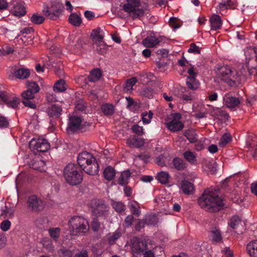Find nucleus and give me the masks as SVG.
I'll list each match as a JSON object with an SVG mask.
<instances>
[{
    "label": "nucleus",
    "instance_id": "f257e3e1",
    "mask_svg": "<svg viewBox=\"0 0 257 257\" xmlns=\"http://www.w3.org/2000/svg\"><path fill=\"white\" fill-rule=\"evenodd\" d=\"M224 199L219 196V191L214 188L206 189L198 199L200 206L210 212L219 211L224 206Z\"/></svg>",
    "mask_w": 257,
    "mask_h": 257
},
{
    "label": "nucleus",
    "instance_id": "f03ea898",
    "mask_svg": "<svg viewBox=\"0 0 257 257\" xmlns=\"http://www.w3.org/2000/svg\"><path fill=\"white\" fill-rule=\"evenodd\" d=\"M79 168L89 175H95L99 171V165L95 158L86 151L80 153L77 158Z\"/></svg>",
    "mask_w": 257,
    "mask_h": 257
},
{
    "label": "nucleus",
    "instance_id": "7ed1b4c3",
    "mask_svg": "<svg viewBox=\"0 0 257 257\" xmlns=\"http://www.w3.org/2000/svg\"><path fill=\"white\" fill-rule=\"evenodd\" d=\"M218 73L219 78L231 86H238L245 78V74L242 71L237 72L228 66H221Z\"/></svg>",
    "mask_w": 257,
    "mask_h": 257
},
{
    "label": "nucleus",
    "instance_id": "20e7f679",
    "mask_svg": "<svg viewBox=\"0 0 257 257\" xmlns=\"http://www.w3.org/2000/svg\"><path fill=\"white\" fill-rule=\"evenodd\" d=\"M83 172L76 165L68 164L64 169L63 175L67 183L74 186L80 184L83 180Z\"/></svg>",
    "mask_w": 257,
    "mask_h": 257
},
{
    "label": "nucleus",
    "instance_id": "39448f33",
    "mask_svg": "<svg viewBox=\"0 0 257 257\" xmlns=\"http://www.w3.org/2000/svg\"><path fill=\"white\" fill-rule=\"evenodd\" d=\"M68 225L71 234L74 235H83L89 228L88 221L80 216H74L71 217Z\"/></svg>",
    "mask_w": 257,
    "mask_h": 257
},
{
    "label": "nucleus",
    "instance_id": "423d86ee",
    "mask_svg": "<svg viewBox=\"0 0 257 257\" xmlns=\"http://www.w3.org/2000/svg\"><path fill=\"white\" fill-rule=\"evenodd\" d=\"M126 3L123 5V10L128 14L132 19L141 20L144 16L145 10L141 6L140 0H126Z\"/></svg>",
    "mask_w": 257,
    "mask_h": 257
},
{
    "label": "nucleus",
    "instance_id": "0eeeda50",
    "mask_svg": "<svg viewBox=\"0 0 257 257\" xmlns=\"http://www.w3.org/2000/svg\"><path fill=\"white\" fill-rule=\"evenodd\" d=\"M90 207L93 213L98 216H105L109 210V207L105 201L99 199L92 200Z\"/></svg>",
    "mask_w": 257,
    "mask_h": 257
},
{
    "label": "nucleus",
    "instance_id": "6e6552de",
    "mask_svg": "<svg viewBox=\"0 0 257 257\" xmlns=\"http://www.w3.org/2000/svg\"><path fill=\"white\" fill-rule=\"evenodd\" d=\"M132 250L136 256L142 255V253L147 249V240L142 237H134L132 239Z\"/></svg>",
    "mask_w": 257,
    "mask_h": 257
},
{
    "label": "nucleus",
    "instance_id": "1a4fd4ad",
    "mask_svg": "<svg viewBox=\"0 0 257 257\" xmlns=\"http://www.w3.org/2000/svg\"><path fill=\"white\" fill-rule=\"evenodd\" d=\"M27 204L28 209L34 213H39L42 211L45 205L42 200L35 195L29 197Z\"/></svg>",
    "mask_w": 257,
    "mask_h": 257
},
{
    "label": "nucleus",
    "instance_id": "9d476101",
    "mask_svg": "<svg viewBox=\"0 0 257 257\" xmlns=\"http://www.w3.org/2000/svg\"><path fill=\"white\" fill-rule=\"evenodd\" d=\"M86 122L82 120L80 116L72 115L69 117L68 122V128L69 131L73 133L77 132L83 129L85 126Z\"/></svg>",
    "mask_w": 257,
    "mask_h": 257
},
{
    "label": "nucleus",
    "instance_id": "9b49d317",
    "mask_svg": "<svg viewBox=\"0 0 257 257\" xmlns=\"http://www.w3.org/2000/svg\"><path fill=\"white\" fill-rule=\"evenodd\" d=\"M8 9L14 15L19 17H22L26 14L24 3L21 0H12L9 4Z\"/></svg>",
    "mask_w": 257,
    "mask_h": 257
},
{
    "label": "nucleus",
    "instance_id": "f8f14e48",
    "mask_svg": "<svg viewBox=\"0 0 257 257\" xmlns=\"http://www.w3.org/2000/svg\"><path fill=\"white\" fill-rule=\"evenodd\" d=\"M30 148L39 152H45L50 147V144L46 139L39 138L32 139L29 143Z\"/></svg>",
    "mask_w": 257,
    "mask_h": 257
},
{
    "label": "nucleus",
    "instance_id": "ddd939ff",
    "mask_svg": "<svg viewBox=\"0 0 257 257\" xmlns=\"http://www.w3.org/2000/svg\"><path fill=\"white\" fill-rule=\"evenodd\" d=\"M180 113H175L172 119L167 123V128L172 132H177L182 130L184 127V124L180 120Z\"/></svg>",
    "mask_w": 257,
    "mask_h": 257
},
{
    "label": "nucleus",
    "instance_id": "4468645a",
    "mask_svg": "<svg viewBox=\"0 0 257 257\" xmlns=\"http://www.w3.org/2000/svg\"><path fill=\"white\" fill-rule=\"evenodd\" d=\"M187 72L190 75V76L186 79V84L188 88L192 90L197 89L200 85V83L195 78L197 74L193 67H191L189 68Z\"/></svg>",
    "mask_w": 257,
    "mask_h": 257
},
{
    "label": "nucleus",
    "instance_id": "2eb2a0df",
    "mask_svg": "<svg viewBox=\"0 0 257 257\" xmlns=\"http://www.w3.org/2000/svg\"><path fill=\"white\" fill-rule=\"evenodd\" d=\"M223 102L227 107L233 108L239 105L240 100L239 98L233 96L231 93H227L223 96Z\"/></svg>",
    "mask_w": 257,
    "mask_h": 257
},
{
    "label": "nucleus",
    "instance_id": "dca6fc26",
    "mask_svg": "<svg viewBox=\"0 0 257 257\" xmlns=\"http://www.w3.org/2000/svg\"><path fill=\"white\" fill-rule=\"evenodd\" d=\"M22 96L23 98L22 102L25 106L31 108H36V105L32 101L34 98V93L27 90L22 93Z\"/></svg>",
    "mask_w": 257,
    "mask_h": 257
},
{
    "label": "nucleus",
    "instance_id": "f3484780",
    "mask_svg": "<svg viewBox=\"0 0 257 257\" xmlns=\"http://www.w3.org/2000/svg\"><path fill=\"white\" fill-rule=\"evenodd\" d=\"M62 111V107L58 104H54L49 106L47 110L48 115L53 118H59Z\"/></svg>",
    "mask_w": 257,
    "mask_h": 257
},
{
    "label": "nucleus",
    "instance_id": "a211bd4d",
    "mask_svg": "<svg viewBox=\"0 0 257 257\" xmlns=\"http://www.w3.org/2000/svg\"><path fill=\"white\" fill-rule=\"evenodd\" d=\"M126 143L130 147L140 148L144 145V141L143 139L133 135L127 139Z\"/></svg>",
    "mask_w": 257,
    "mask_h": 257
},
{
    "label": "nucleus",
    "instance_id": "6ab92c4d",
    "mask_svg": "<svg viewBox=\"0 0 257 257\" xmlns=\"http://www.w3.org/2000/svg\"><path fill=\"white\" fill-rule=\"evenodd\" d=\"M209 21L211 24V29L213 30H218L222 26V22L220 16L218 15H212L210 18Z\"/></svg>",
    "mask_w": 257,
    "mask_h": 257
},
{
    "label": "nucleus",
    "instance_id": "aec40b11",
    "mask_svg": "<svg viewBox=\"0 0 257 257\" xmlns=\"http://www.w3.org/2000/svg\"><path fill=\"white\" fill-rule=\"evenodd\" d=\"M30 75V70L25 68H18L14 72V76L19 79H27Z\"/></svg>",
    "mask_w": 257,
    "mask_h": 257
},
{
    "label": "nucleus",
    "instance_id": "412c9836",
    "mask_svg": "<svg viewBox=\"0 0 257 257\" xmlns=\"http://www.w3.org/2000/svg\"><path fill=\"white\" fill-rule=\"evenodd\" d=\"M62 10L57 9L54 10L53 8L47 9L46 11H44L45 16L50 20H55L61 15Z\"/></svg>",
    "mask_w": 257,
    "mask_h": 257
},
{
    "label": "nucleus",
    "instance_id": "4be33fe9",
    "mask_svg": "<svg viewBox=\"0 0 257 257\" xmlns=\"http://www.w3.org/2000/svg\"><path fill=\"white\" fill-rule=\"evenodd\" d=\"M131 173L129 170H125L121 172L120 176L118 179L117 183L121 186L126 185L129 182Z\"/></svg>",
    "mask_w": 257,
    "mask_h": 257
},
{
    "label": "nucleus",
    "instance_id": "5701e85b",
    "mask_svg": "<svg viewBox=\"0 0 257 257\" xmlns=\"http://www.w3.org/2000/svg\"><path fill=\"white\" fill-rule=\"evenodd\" d=\"M160 42V40L157 37L150 36L143 40V44L146 47L152 48L158 45Z\"/></svg>",
    "mask_w": 257,
    "mask_h": 257
},
{
    "label": "nucleus",
    "instance_id": "b1692460",
    "mask_svg": "<svg viewBox=\"0 0 257 257\" xmlns=\"http://www.w3.org/2000/svg\"><path fill=\"white\" fill-rule=\"evenodd\" d=\"M100 109L103 114L106 116L112 115L114 113V106L113 104L106 103L102 104Z\"/></svg>",
    "mask_w": 257,
    "mask_h": 257
},
{
    "label": "nucleus",
    "instance_id": "393cba45",
    "mask_svg": "<svg viewBox=\"0 0 257 257\" xmlns=\"http://www.w3.org/2000/svg\"><path fill=\"white\" fill-rule=\"evenodd\" d=\"M180 186L181 190L185 194H191L194 191L193 184L187 180H182Z\"/></svg>",
    "mask_w": 257,
    "mask_h": 257
},
{
    "label": "nucleus",
    "instance_id": "a878e982",
    "mask_svg": "<svg viewBox=\"0 0 257 257\" xmlns=\"http://www.w3.org/2000/svg\"><path fill=\"white\" fill-rule=\"evenodd\" d=\"M246 250L251 257H257V239L252 240L247 243Z\"/></svg>",
    "mask_w": 257,
    "mask_h": 257
},
{
    "label": "nucleus",
    "instance_id": "bb28decb",
    "mask_svg": "<svg viewBox=\"0 0 257 257\" xmlns=\"http://www.w3.org/2000/svg\"><path fill=\"white\" fill-rule=\"evenodd\" d=\"M184 158L191 165H196L197 164V157L195 153L187 150L183 153Z\"/></svg>",
    "mask_w": 257,
    "mask_h": 257
},
{
    "label": "nucleus",
    "instance_id": "cd10ccee",
    "mask_svg": "<svg viewBox=\"0 0 257 257\" xmlns=\"http://www.w3.org/2000/svg\"><path fill=\"white\" fill-rule=\"evenodd\" d=\"M172 163L174 168L178 171H183L187 167V164L183 159L178 157L174 158Z\"/></svg>",
    "mask_w": 257,
    "mask_h": 257
},
{
    "label": "nucleus",
    "instance_id": "c85d7f7f",
    "mask_svg": "<svg viewBox=\"0 0 257 257\" xmlns=\"http://www.w3.org/2000/svg\"><path fill=\"white\" fill-rule=\"evenodd\" d=\"M210 236L212 240L214 242H219L222 240L221 231L217 227H212L210 231Z\"/></svg>",
    "mask_w": 257,
    "mask_h": 257
},
{
    "label": "nucleus",
    "instance_id": "c756f323",
    "mask_svg": "<svg viewBox=\"0 0 257 257\" xmlns=\"http://www.w3.org/2000/svg\"><path fill=\"white\" fill-rule=\"evenodd\" d=\"M110 205L114 210L118 213H121L125 210V206L121 201H115L112 199L110 200Z\"/></svg>",
    "mask_w": 257,
    "mask_h": 257
},
{
    "label": "nucleus",
    "instance_id": "7c9ffc66",
    "mask_svg": "<svg viewBox=\"0 0 257 257\" xmlns=\"http://www.w3.org/2000/svg\"><path fill=\"white\" fill-rule=\"evenodd\" d=\"M218 7L220 11L227 9H233L235 7V0H222Z\"/></svg>",
    "mask_w": 257,
    "mask_h": 257
},
{
    "label": "nucleus",
    "instance_id": "2f4dec72",
    "mask_svg": "<svg viewBox=\"0 0 257 257\" xmlns=\"http://www.w3.org/2000/svg\"><path fill=\"white\" fill-rule=\"evenodd\" d=\"M116 172L114 169L111 166H107L103 171V176L104 178L108 180H112L115 176Z\"/></svg>",
    "mask_w": 257,
    "mask_h": 257
},
{
    "label": "nucleus",
    "instance_id": "473e14b6",
    "mask_svg": "<svg viewBox=\"0 0 257 257\" xmlns=\"http://www.w3.org/2000/svg\"><path fill=\"white\" fill-rule=\"evenodd\" d=\"M67 85L65 81L60 79L57 81L53 86V91L56 93L62 92L66 89Z\"/></svg>",
    "mask_w": 257,
    "mask_h": 257
},
{
    "label": "nucleus",
    "instance_id": "72a5a7b5",
    "mask_svg": "<svg viewBox=\"0 0 257 257\" xmlns=\"http://www.w3.org/2000/svg\"><path fill=\"white\" fill-rule=\"evenodd\" d=\"M101 75V72L99 69H94L90 72L88 76V80L90 82H95L100 78Z\"/></svg>",
    "mask_w": 257,
    "mask_h": 257
},
{
    "label": "nucleus",
    "instance_id": "f704fd0d",
    "mask_svg": "<svg viewBox=\"0 0 257 257\" xmlns=\"http://www.w3.org/2000/svg\"><path fill=\"white\" fill-rule=\"evenodd\" d=\"M232 141V137L229 133H225L221 137L218 145L219 147L224 148Z\"/></svg>",
    "mask_w": 257,
    "mask_h": 257
},
{
    "label": "nucleus",
    "instance_id": "c9c22d12",
    "mask_svg": "<svg viewBox=\"0 0 257 257\" xmlns=\"http://www.w3.org/2000/svg\"><path fill=\"white\" fill-rule=\"evenodd\" d=\"M170 176L167 172L161 171L158 173L157 179L162 184H166L169 182Z\"/></svg>",
    "mask_w": 257,
    "mask_h": 257
},
{
    "label": "nucleus",
    "instance_id": "e433bc0d",
    "mask_svg": "<svg viewBox=\"0 0 257 257\" xmlns=\"http://www.w3.org/2000/svg\"><path fill=\"white\" fill-rule=\"evenodd\" d=\"M69 22L75 27H79L82 23L81 17L76 14H72L68 18Z\"/></svg>",
    "mask_w": 257,
    "mask_h": 257
},
{
    "label": "nucleus",
    "instance_id": "4c0bfd02",
    "mask_svg": "<svg viewBox=\"0 0 257 257\" xmlns=\"http://www.w3.org/2000/svg\"><path fill=\"white\" fill-rule=\"evenodd\" d=\"M91 36L98 42L102 41L103 38V31L100 28L93 30Z\"/></svg>",
    "mask_w": 257,
    "mask_h": 257
},
{
    "label": "nucleus",
    "instance_id": "58836bf2",
    "mask_svg": "<svg viewBox=\"0 0 257 257\" xmlns=\"http://www.w3.org/2000/svg\"><path fill=\"white\" fill-rule=\"evenodd\" d=\"M194 98L193 93L188 90L182 94L181 100L184 103H191Z\"/></svg>",
    "mask_w": 257,
    "mask_h": 257
},
{
    "label": "nucleus",
    "instance_id": "ea45409f",
    "mask_svg": "<svg viewBox=\"0 0 257 257\" xmlns=\"http://www.w3.org/2000/svg\"><path fill=\"white\" fill-rule=\"evenodd\" d=\"M45 165V162L39 159L33 160L29 164L30 168L37 170H40L41 168L43 167Z\"/></svg>",
    "mask_w": 257,
    "mask_h": 257
},
{
    "label": "nucleus",
    "instance_id": "a19ab883",
    "mask_svg": "<svg viewBox=\"0 0 257 257\" xmlns=\"http://www.w3.org/2000/svg\"><path fill=\"white\" fill-rule=\"evenodd\" d=\"M128 207L133 215L136 217L140 216L141 212L137 202L134 201L130 202L128 204Z\"/></svg>",
    "mask_w": 257,
    "mask_h": 257
},
{
    "label": "nucleus",
    "instance_id": "79ce46f5",
    "mask_svg": "<svg viewBox=\"0 0 257 257\" xmlns=\"http://www.w3.org/2000/svg\"><path fill=\"white\" fill-rule=\"evenodd\" d=\"M140 93L142 96L150 99L153 97L154 90L152 87H145L141 90Z\"/></svg>",
    "mask_w": 257,
    "mask_h": 257
},
{
    "label": "nucleus",
    "instance_id": "37998d69",
    "mask_svg": "<svg viewBox=\"0 0 257 257\" xmlns=\"http://www.w3.org/2000/svg\"><path fill=\"white\" fill-rule=\"evenodd\" d=\"M49 233L51 238L55 241H58L60 234V229L59 227L50 228L48 230Z\"/></svg>",
    "mask_w": 257,
    "mask_h": 257
},
{
    "label": "nucleus",
    "instance_id": "c03bdc74",
    "mask_svg": "<svg viewBox=\"0 0 257 257\" xmlns=\"http://www.w3.org/2000/svg\"><path fill=\"white\" fill-rule=\"evenodd\" d=\"M27 87L28 90L32 91L34 94L38 92L40 90L39 85L36 82L34 81H27Z\"/></svg>",
    "mask_w": 257,
    "mask_h": 257
},
{
    "label": "nucleus",
    "instance_id": "a18cd8bd",
    "mask_svg": "<svg viewBox=\"0 0 257 257\" xmlns=\"http://www.w3.org/2000/svg\"><path fill=\"white\" fill-rule=\"evenodd\" d=\"M240 222V218L238 216L234 215L228 222V225L231 228L236 229L238 227Z\"/></svg>",
    "mask_w": 257,
    "mask_h": 257
},
{
    "label": "nucleus",
    "instance_id": "49530a36",
    "mask_svg": "<svg viewBox=\"0 0 257 257\" xmlns=\"http://www.w3.org/2000/svg\"><path fill=\"white\" fill-rule=\"evenodd\" d=\"M137 82V79L135 77L128 79L123 85L124 91H126L132 89L133 86L136 84Z\"/></svg>",
    "mask_w": 257,
    "mask_h": 257
},
{
    "label": "nucleus",
    "instance_id": "de8ad7c7",
    "mask_svg": "<svg viewBox=\"0 0 257 257\" xmlns=\"http://www.w3.org/2000/svg\"><path fill=\"white\" fill-rule=\"evenodd\" d=\"M45 18L44 17L38 14H34L31 17V22L36 25H40L43 23Z\"/></svg>",
    "mask_w": 257,
    "mask_h": 257
},
{
    "label": "nucleus",
    "instance_id": "09e8293b",
    "mask_svg": "<svg viewBox=\"0 0 257 257\" xmlns=\"http://www.w3.org/2000/svg\"><path fill=\"white\" fill-rule=\"evenodd\" d=\"M146 224L155 225L158 222V218L155 214H150L145 218Z\"/></svg>",
    "mask_w": 257,
    "mask_h": 257
},
{
    "label": "nucleus",
    "instance_id": "8fccbe9b",
    "mask_svg": "<svg viewBox=\"0 0 257 257\" xmlns=\"http://www.w3.org/2000/svg\"><path fill=\"white\" fill-rule=\"evenodd\" d=\"M184 136L186 137L188 140L191 143L195 142L197 140V135L196 133L191 131H186L184 133Z\"/></svg>",
    "mask_w": 257,
    "mask_h": 257
},
{
    "label": "nucleus",
    "instance_id": "3c124183",
    "mask_svg": "<svg viewBox=\"0 0 257 257\" xmlns=\"http://www.w3.org/2000/svg\"><path fill=\"white\" fill-rule=\"evenodd\" d=\"M20 104V99L16 97H13L12 95L11 96V98L9 100L7 106L9 107L16 108Z\"/></svg>",
    "mask_w": 257,
    "mask_h": 257
},
{
    "label": "nucleus",
    "instance_id": "603ef678",
    "mask_svg": "<svg viewBox=\"0 0 257 257\" xmlns=\"http://www.w3.org/2000/svg\"><path fill=\"white\" fill-rule=\"evenodd\" d=\"M121 234L119 231L116 230L108 238V242L110 245H113L115 241L121 236Z\"/></svg>",
    "mask_w": 257,
    "mask_h": 257
},
{
    "label": "nucleus",
    "instance_id": "864d4df0",
    "mask_svg": "<svg viewBox=\"0 0 257 257\" xmlns=\"http://www.w3.org/2000/svg\"><path fill=\"white\" fill-rule=\"evenodd\" d=\"M74 249H66L63 248L59 250V253L63 255V257H72L74 254Z\"/></svg>",
    "mask_w": 257,
    "mask_h": 257
},
{
    "label": "nucleus",
    "instance_id": "5fc2aeb1",
    "mask_svg": "<svg viewBox=\"0 0 257 257\" xmlns=\"http://www.w3.org/2000/svg\"><path fill=\"white\" fill-rule=\"evenodd\" d=\"M169 25L174 30L178 29L181 26L180 20L174 17L170 19Z\"/></svg>",
    "mask_w": 257,
    "mask_h": 257
},
{
    "label": "nucleus",
    "instance_id": "6e6d98bb",
    "mask_svg": "<svg viewBox=\"0 0 257 257\" xmlns=\"http://www.w3.org/2000/svg\"><path fill=\"white\" fill-rule=\"evenodd\" d=\"M11 96L12 95L10 93L6 91H0V101L6 104H7Z\"/></svg>",
    "mask_w": 257,
    "mask_h": 257
},
{
    "label": "nucleus",
    "instance_id": "4d7b16f0",
    "mask_svg": "<svg viewBox=\"0 0 257 257\" xmlns=\"http://www.w3.org/2000/svg\"><path fill=\"white\" fill-rule=\"evenodd\" d=\"M14 49L7 45H4L0 49V55H6L11 54L13 52Z\"/></svg>",
    "mask_w": 257,
    "mask_h": 257
},
{
    "label": "nucleus",
    "instance_id": "13d9d810",
    "mask_svg": "<svg viewBox=\"0 0 257 257\" xmlns=\"http://www.w3.org/2000/svg\"><path fill=\"white\" fill-rule=\"evenodd\" d=\"M133 132L138 136H141L144 134L143 127L138 124H135L132 127Z\"/></svg>",
    "mask_w": 257,
    "mask_h": 257
},
{
    "label": "nucleus",
    "instance_id": "bf43d9fd",
    "mask_svg": "<svg viewBox=\"0 0 257 257\" xmlns=\"http://www.w3.org/2000/svg\"><path fill=\"white\" fill-rule=\"evenodd\" d=\"M9 122L8 118L4 116H0V128L3 129L9 127Z\"/></svg>",
    "mask_w": 257,
    "mask_h": 257
},
{
    "label": "nucleus",
    "instance_id": "052dcab7",
    "mask_svg": "<svg viewBox=\"0 0 257 257\" xmlns=\"http://www.w3.org/2000/svg\"><path fill=\"white\" fill-rule=\"evenodd\" d=\"M189 53H193L194 54H200V48L196 46L194 43H191L190 45V48L188 50Z\"/></svg>",
    "mask_w": 257,
    "mask_h": 257
},
{
    "label": "nucleus",
    "instance_id": "680f3d73",
    "mask_svg": "<svg viewBox=\"0 0 257 257\" xmlns=\"http://www.w3.org/2000/svg\"><path fill=\"white\" fill-rule=\"evenodd\" d=\"M11 222L9 220H5L2 222L1 228L4 231L8 230L11 226Z\"/></svg>",
    "mask_w": 257,
    "mask_h": 257
},
{
    "label": "nucleus",
    "instance_id": "e2e57ef3",
    "mask_svg": "<svg viewBox=\"0 0 257 257\" xmlns=\"http://www.w3.org/2000/svg\"><path fill=\"white\" fill-rule=\"evenodd\" d=\"M86 105L83 100H79L76 104L75 108L77 110L82 111L86 108Z\"/></svg>",
    "mask_w": 257,
    "mask_h": 257
},
{
    "label": "nucleus",
    "instance_id": "0e129e2a",
    "mask_svg": "<svg viewBox=\"0 0 257 257\" xmlns=\"http://www.w3.org/2000/svg\"><path fill=\"white\" fill-rule=\"evenodd\" d=\"M34 30L31 27H27L24 29H23L20 31V34H19V36L22 35L24 37H26V36L24 35L25 34H30L31 33L33 32Z\"/></svg>",
    "mask_w": 257,
    "mask_h": 257
},
{
    "label": "nucleus",
    "instance_id": "69168bd1",
    "mask_svg": "<svg viewBox=\"0 0 257 257\" xmlns=\"http://www.w3.org/2000/svg\"><path fill=\"white\" fill-rule=\"evenodd\" d=\"M85 42L82 38H79L76 41V43L75 44V47L78 50H80L85 45Z\"/></svg>",
    "mask_w": 257,
    "mask_h": 257
},
{
    "label": "nucleus",
    "instance_id": "338daca9",
    "mask_svg": "<svg viewBox=\"0 0 257 257\" xmlns=\"http://www.w3.org/2000/svg\"><path fill=\"white\" fill-rule=\"evenodd\" d=\"M193 143L195 144V150L197 151H201L204 148V146L201 141L197 139Z\"/></svg>",
    "mask_w": 257,
    "mask_h": 257
},
{
    "label": "nucleus",
    "instance_id": "774afa93",
    "mask_svg": "<svg viewBox=\"0 0 257 257\" xmlns=\"http://www.w3.org/2000/svg\"><path fill=\"white\" fill-rule=\"evenodd\" d=\"M73 257H88V251L86 249H82L75 253Z\"/></svg>",
    "mask_w": 257,
    "mask_h": 257
}]
</instances>
